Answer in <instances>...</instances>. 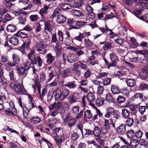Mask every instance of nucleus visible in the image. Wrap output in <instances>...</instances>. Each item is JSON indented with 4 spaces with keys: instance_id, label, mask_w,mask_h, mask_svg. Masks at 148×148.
<instances>
[{
    "instance_id": "8",
    "label": "nucleus",
    "mask_w": 148,
    "mask_h": 148,
    "mask_svg": "<svg viewBox=\"0 0 148 148\" xmlns=\"http://www.w3.org/2000/svg\"><path fill=\"white\" fill-rule=\"evenodd\" d=\"M142 71L140 73V76L142 79H145L147 78L148 69L146 68L142 69Z\"/></svg>"
},
{
    "instance_id": "7",
    "label": "nucleus",
    "mask_w": 148,
    "mask_h": 148,
    "mask_svg": "<svg viewBox=\"0 0 148 148\" xmlns=\"http://www.w3.org/2000/svg\"><path fill=\"white\" fill-rule=\"evenodd\" d=\"M110 58L111 59V62L112 63L114 66H116V62L118 60V58L117 56L114 53H112L110 55Z\"/></svg>"
},
{
    "instance_id": "21",
    "label": "nucleus",
    "mask_w": 148,
    "mask_h": 148,
    "mask_svg": "<svg viewBox=\"0 0 148 148\" xmlns=\"http://www.w3.org/2000/svg\"><path fill=\"white\" fill-rule=\"evenodd\" d=\"M130 38V41L131 42V45L132 48H136L139 46L138 43L134 38L132 37Z\"/></svg>"
},
{
    "instance_id": "37",
    "label": "nucleus",
    "mask_w": 148,
    "mask_h": 148,
    "mask_svg": "<svg viewBox=\"0 0 148 148\" xmlns=\"http://www.w3.org/2000/svg\"><path fill=\"white\" fill-rule=\"evenodd\" d=\"M104 101V98L100 97L96 100V105L98 106H100L103 105Z\"/></svg>"
},
{
    "instance_id": "14",
    "label": "nucleus",
    "mask_w": 148,
    "mask_h": 148,
    "mask_svg": "<svg viewBox=\"0 0 148 148\" xmlns=\"http://www.w3.org/2000/svg\"><path fill=\"white\" fill-rule=\"evenodd\" d=\"M71 13L72 15L77 17H80L83 15L82 12L81 10H73L71 11Z\"/></svg>"
},
{
    "instance_id": "33",
    "label": "nucleus",
    "mask_w": 148,
    "mask_h": 148,
    "mask_svg": "<svg viewBox=\"0 0 148 148\" xmlns=\"http://www.w3.org/2000/svg\"><path fill=\"white\" fill-rule=\"evenodd\" d=\"M126 83L128 86L133 87L136 84L135 81L132 79H128L126 80Z\"/></svg>"
},
{
    "instance_id": "47",
    "label": "nucleus",
    "mask_w": 148,
    "mask_h": 148,
    "mask_svg": "<svg viewBox=\"0 0 148 148\" xmlns=\"http://www.w3.org/2000/svg\"><path fill=\"white\" fill-rule=\"evenodd\" d=\"M84 38V34H83L81 33H79V34L78 36H75L74 37V39L76 40H77L79 42H82V40Z\"/></svg>"
},
{
    "instance_id": "34",
    "label": "nucleus",
    "mask_w": 148,
    "mask_h": 148,
    "mask_svg": "<svg viewBox=\"0 0 148 148\" xmlns=\"http://www.w3.org/2000/svg\"><path fill=\"white\" fill-rule=\"evenodd\" d=\"M61 12V10L60 8H56L55 10L51 17L53 18L57 16H58L59 15L58 14H60Z\"/></svg>"
},
{
    "instance_id": "13",
    "label": "nucleus",
    "mask_w": 148,
    "mask_h": 148,
    "mask_svg": "<svg viewBox=\"0 0 148 148\" xmlns=\"http://www.w3.org/2000/svg\"><path fill=\"white\" fill-rule=\"evenodd\" d=\"M66 18L63 15L61 14L58 15L56 18V22L58 24H61L65 22Z\"/></svg>"
},
{
    "instance_id": "30",
    "label": "nucleus",
    "mask_w": 148,
    "mask_h": 148,
    "mask_svg": "<svg viewBox=\"0 0 148 148\" xmlns=\"http://www.w3.org/2000/svg\"><path fill=\"white\" fill-rule=\"evenodd\" d=\"M9 41L12 44L16 45L18 44V40L15 37H12L9 39Z\"/></svg>"
},
{
    "instance_id": "24",
    "label": "nucleus",
    "mask_w": 148,
    "mask_h": 148,
    "mask_svg": "<svg viewBox=\"0 0 148 148\" xmlns=\"http://www.w3.org/2000/svg\"><path fill=\"white\" fill-rule=\"evenodd\" d=\"M110 124L109 122V120L105 119L104 121V128L106 132H107L110 129Z\"/></svg>"
},
{
    "instance_id": "15",
    "label": "nucleus",
    "mask_w": 148,
    "mask_h": 148,
    "mask_svg": "<svg viewBox=\"0 0 148 148\" xmlns=\"http://www.w3.org/2000/svg\"><path fill=\"white\" fill-rule=\"evenodd\" d=\"M16 92L20 94L26 95L27 92L26 91L23 86H19Z\"/></svg>"
},
{
    "instance_id": "28",
    "label": "nucleus",
    "mask_w": 148,
    "mask_h": 148,
    "mask_svg": "<svg viewBox=\"0 0 148 148\" xmlns=\"http://www.w3.org/2000/svg\"><path fill=\"white\" fill-rule=\"evenodd\" d=\"M45 29L50 32L52 29L49 20L46 21L44 22Z\"/></svg>"
},
{
    "instance_id": "39",
    "label": "nucleus",
    "mask_w": 148,
    "mask_h": 148,
    "mask_svg": "<svg viewBox=\"0 0 148 148\" xmlns=\"http://www.w3.org/2000/svg\"><path fill=\"white\" fill-rule=\"evenodd\" d=\"M79 111V108L77 106H75L72 107L71 110V112L75 114H79L78 112Z\"/></svg>"
},
{
    "instance_id": "52",
    "label": "nucleus",
    "mask_w": 148,
    "mask_h": 148,
    "mask_svg": "<svg viewBox=\"0 0 148 148\" xmlns=\"http://www.w3.org/2000/svg\"><path fill=\"white\" fill-rule=\"evenodd\" d=\"M69 71L68 69H64L62 71L61 74V76L63 77H65L67 76L69 73Z\"/></svg>"
},
{
    "instance_id": "36",
    "label": "nucleus",
    "mask_w": 148,
    "mask_h": 148,
    "mask_svg": "<svg viewBox=\"0 0 148 148\" xmlns=\"http://www.w3.org/2000/svg\"><path fill=\"white\" fill-rule=\"evenodd\" d=\"M139 143L140 145L144 147H146L148 145V142L146 139L141 138L139 139Z\"/></svg>"
},
{
    "instance_id": "23",
    "label": "nucleus",
    "mask_w": 148,
    "mask_h": 148,
    "mask_svg": "<svg viewBox=\"0 0 148 148\" xmlns=\"http://www.w3.org/2000/svg\"><path fill=\"white\" fill-rule=\"evenodd\" d=\"M135 132L134 130H131L127 132V135L128 138L132 139L135 137Z\"/></svg>"
},
{
    "instance_id": "16",
    "label": "nucleus",
    "mask_w": 148,
    "mask_h": 148,
    "mask_svg": "<svg viewBox=\"0 0 148 148\" xmlns=\"http://www.w3.org/2000/svg\"><path fill=\"white\" fill-rule=\"evenodd\" d=\"M121 114L122 117L127 119L129 118L130 114V111L125 108H123L122 110Z\"/></svg>"
},
{
    "instance_id": "22",
    "label": "nucleus",
    "mask_w": 148,
    "mask_h": 148,
    "mask_svg": "<svg viewBox=\"0 0 148 148\" xmlns=\"http://www.w3.org/2000/svg\"><path fill=\"white\" fill-rule=\"evenodd\" d=\"M68 100L70 103H72L76 102L77 99L75 95L71 94L69 95Z\"/></svg>"
},
{
    "instance_id": "57",
    "label": "nucleus",
    "mask_w": 148,
    "mask_h": 148,
    "mask_svg": "<svg viewBox=\"0 0 148 148\" xmlns=\"http://www.w3.org/2000/svg\"><path fill=\"white\" fill-rule=\"evenodd\" d=\"M147 109L146 106H141L139 107L138 110L140 113L143 115Z\"/></svg>"
},
{
    "instance_id": "27",
    "label": "nucleus",
    "mask_w": 148,
    "mask_h": 148,
    "mask_svg": "<svg viewBox=\"0 0 148 148\" xmlns=\"http://www.w3.org/2000/svg\"><path fill=\"white\" fill-rule=\"evenodd\" d=\"M92 115L91 113V111L90 110H87L86 111L84 112V118L90 119L92 117Z\"/></svg>"
},
{
    "instance_id": "35",
    "label": "nucleus",
    "mask_w": 148,
    "mask_h": 148,
    "mask_svg": "<svg viewBox=\"0 0 148 148\" xmlns=\"http://www.w3.org/2000/svg\"><path fill=\"white\" fill-rule=\"evenodd\" d=\"M105 98L107 101L108 102H114V100L111 93H109L107 94Z\"/></svg>"
},
{
    "instance_id": "9",
    "label": "nucleus",
    "mask_w": 148,
    "mask_h": 148,
    "mask_svg": "<svg viewBox=\"0 0 148 148\" xmlns=\"http://www.w3.org/2000/svg\"><path fill=\"white\" fill-rule=\"evenodd\" d=\"M15 69L20 75H23L25 74V76H26L27 73V72L26 73V71L23 67H20L19 66L17 65L15 67Z\"/></svg>"
},
{
    "instance_id": "3",
    "label": "nucleus",
    "mask_w": 148,
    "mask_h": 148,
    "mask_svg": "<svg viewBox=\"0 0 148 148\" xmlns=\"http://www.w3.org/2000/svg\"><path fill=\"white\" fill-rule=\"evenodd\" d=\"M83 110L81 111L79 114L75 116V118H72L71 119L66 122L65 124L66 125L67 123L68 127L71 128L75 125L77 121L76 119L80 118L83 115Z\"/></svg>"
},
{
    "instance_id": "63",
    "label": "nucleus",
    "mask_w": 148,
    "mask_h": 148,
    "mask_svg": "<svg viewBox=\"0 0 148 148\" xmlns=\"http://www.w3.org/2000/svg\"><path fill=\"white\" fill-rule=\"evenodd\" d=\"M76 21L73 19L69 18L68 20L67 23L69 26H71L73 25H75Z\"/></svg>"
},
{
    "instance_id": "56",
    "label": "nucleus",
    "mask_w": 148,
    "mask_h": 148,
    "mask_svg": "<svg viewBox=\"0 0 148 148\" xmlns=\"http://www.w3.org/2000/svg\"><path fill=\"white\" fill-rule=\"evenodd\" d=\"M92 75L91 71L89 69H87L84 75V77L85 78L89 77Z\"/></svg>"
},
{
    "instance_id": "20",
    "label": "nucleus",
    "mask_w": 148,
    "mask_h": 148,
    "mask_svg": "<svg viewBox=\"0 0 148 148\" xmlns=\"http://www.w3.org/2000/svg\"><path fill=\"white\" fill-rule=\"evenodd\" d=\"M64 86H67L70 89H73L76 87V85L74 82H69L64 84Z\"/></svg>"
},
{
    "instance_id": "48",
    "label": "nucleus",
    "mask_w": 148,
    "mask_h": 148,
    "mask_svg": "<svg viewBox=\"0 0 148 148\" xmlns=\"http://www.w3.org/2000/svg\"><path fill=\"white\" fill-rule=\"evenodd\" d=\"M143 134V132L141 130H138L135 132V137L137 138H140L142 137Z\"/></svg>"
},
{
    "instance_id": "43",
    "label": "nucleus",
    "mask_w": 148,
    "mask_h": 148,
    "mask_svg": "<svg viewBox=\"0 0 148 148\" xmlns=\"http://www.w3.org/2000/svg\"><path fill=\"white\" fill-rule=\"evenodd\" d=\"M125 98L122 95L119 96L116 99L117 101L119 103L124 102L125 101Z\"/></svg>"
},
{
    "instance_id": "46",
    "label": "nucleus",
    "mask_w": 148,
    "mask_h": 148,
    "mask_svg": "<svg viewBox=\"0 0 148 148\" xmlns=\"http://www.w3.org/2000/svg\"><path fill=\"white\" fill-rule=\"evenodd\" d=\"M72 71L74 73L75 76L77 77H79L81 75V72L77 68L72 69Z\"/></svg>"
},
{
    "instance_id": "50",
    "label": "nucleus",
    "mask_w": 148,
    "mask_h": 148,
    "mask_svg": "<svg viewBox=\"0 0 148 148\" xmlns=\"http://www.w3.org/2000/svg\"><path fill=\"white\" fill-rule=\"evenodd\" d=\"M103 84L105 86H106L110 84L111 81V79L110 78L106 77L103 79Z\"/></svg>"
},
{
    "instance_id": "4",
    "label": "nucleus",
    "mask_w": 148,
    "mask_h": 148,
    "mask_svg": "<svg viewBox=\"0 0 148 148\" xmlns=\"http://www.w3.org/2000/svg\"><path fill=\"white\" fill-rule=\"evenodd\" d=\"M12 61H9L8 62V65L10 66H14L20 62L21 58L17 54L13 53L12 55Z\"/></svg>"
},
{
    "instance_id": "1",
    "label": "nucleus",
    "mask_w": 148,
    "mask_h": 148,
    "mask_svg": "<svg viewBox=\"0 0 148 148\" xmlns=\"http://www.w3.org/2000/svg\"><path fill=\"white\" fill-rule=\"evenodd\" d=\"M70 91L67 89H65L63 90L60 93H58L54 95L56 100H63L66 99L69 95Z\"/></svg>"
},
{
    "instance_id": "54",
    "label": "nucleus",
    "mask_w": 148,
    "mask_h": 148,
    "mask_svg": "<svg viewBox=\"0 0 148 148\" xmlns=\"http://www.w3.org/2000/svg\"><path fill=\"white\" fill-rule=\"evenodd\" d=\"M92 43L91 41H90L89 39L86 40L85 39L84 44L86 47H90L92 46Z\"/></svg>"
},
{
    "instance_id": "2",
    "label": "nucleus",
    "mask_w": 148,
    "mask_h": 148,
    "mask_svg": "<svg viewBox=\"0 0 148 148\" xmlns=\"http://www.w3.org/2000/svg\"><path fill=\"white\" fill-rule=\"evenodd\" d=\"M49 8V5H43V7L39 10V13L41 16L40 21L44 22L46 19L47 18V10Z\"/></svg>"
},
{
    "instance_id": "26",
    "label": "nucleus",
    "mask_w": 148,
    "mask_h": 148,
    "mask_svg": "<svg viewBox=\"0 0 148 148\" xmlns=\"http://www.w3.org/2000/svg\"><path fill=\"white\" fill-rule=\"evenodd\" d=\"M30 121L31 123L34 124H37L40 122L41 120L38 116L32 117L30 118Z\"/></svg>"
},
{
    "instance_id": "38",
    "label": "nucleus",
    "mask_w": 148,
    "mask_h": 148,
    "mask_svg": "<svg viewBox=\"0 0 148 148\" xmlns=\"http://www.w3.org/2000/svg\"><path fill=\"white\" fill-rule=\"evenodd\" d=\"M16 26L10 24L7 27V30L8 32H13L15 31Z\"/></svg>"
},
{
    "instance_id": "18",
    "label": "nucleus",
    "mask_w": 148,
    "mask_h": 148,
    "mask_svg": "<svg viewBox=\"0 0 148 148\" xmlns=\"http://www.w3.org/2000/svg\"><path fill=\"white\" fill-rule=\"evenodd\" d=\"M87 98L90 102H93L95 100V97L93 92H90L87 94Z\"/></svg>"
},
{
    "instance_id": "11",
    "label": "nucleus",
    "mask_w": 148,
    "mask_h": 148,
    "mask_svg": "<svg viewBox=\"0 0 148 148\" xmlns=\"http://www.w3.org/2000/svg\"><path fill=\"white\" fill-rule=\"evenodd\" d=\"M62 43L58 42L56 44V46L54 47L55 50L56 52V56L58 55L59 53L61 54V49Z\"/></svg>"
},
{
    "instance_id": "59",
    "label": "nucleus",
    "mask_w": 148,
    "mask_h": 148,
    "mask_svg": "<svg viewBox=\"0 0 148 148\" xmlns=\"http://www.w3.org/2000/svg\"><path fill=\"white\" fill-rule=\"evenodd\" d=\"M86 23L85 21L82 22L80 21H76L75 25L77 27H81L86 25Z\"/></svg>"
},
{
    "instance_id": "29",
    "label": "nucleus",
    "mask_w": 148,
    "mask_h": 148,
    "mask_svg": "<svg viewBox=\"0 0 148 148\" xmlns=\"http://www.w3.org/2000/svg\"><path fill=\"white\" fill-rule=\"evenodd\" d=\"M30 20L33 22H35L38 21V19H40L38 16L36 14H32L29 16Z\"/></svg>"
},
{
    "instance_id": "60",
    "label": "nucleus",
    "mask_w": 148,
    "mask_h": 148,
    "mask_svg": "<svg viewBox=\"0 0 148 148\" xmlns=\"http://www.w3.org/2000/svg\"><path fill=\"white\" fill-rule=\"evenodd\" d=\"M121 93L126 95H129L130 92L129 90L127 88L121 89Z\"/></svg>"
},
{
    "instance_id": "41",
    "label": "nucleus",
    "mask_w": 148,
    "mask_h": 148,
    "mask_svg": "<svg viewBox=\"0 0 148 148\" xmlns=\"http://www.w3.org/2000/svg\"><path fill=\"white\" fill-rule=\"evenodd\" d=\"M5 4L6 7L8 9H10L11 6L14 5L11 0H5Z\"/></svg>"
},
{
    "instance_id": "19",
    "label": "nucleus",
    "mask_w": 148,
    "mask_h": 148,
    "mask_svg": "<svg viewBox=\"0 0 148 148\" xmlns=\"http://www.w3.org/2000/svg\"><path fill=\"white\" fill-rule=\"evenodd\" d=\"M47 45L46 42L44 41H41L38 42L36 45V48L44 49L46 47Z\"/></svg>"
},
{
    "instance_id": "42",
    "label": "nucleus",
    "mask_w": 148,
    "mask_h": 148,
    "mask_svg": "<svg viewBox=\"0 0 148 148\" xmlns=\"http://www.w3.org/2000/svg\"><path fill=\"white\" fill-rule=\"evenodd\" d=\"M140 88L142 90H148V84L143 82L140 84Z\"/></svg>"
},
{
    "instance_id": "61",
    "label": "nucleus",
    "mask_w": 148,
    "mask_h": 148,
    "mask_svg": "<svg viewBox=\"0 0 148 148\" xmlns=\"http://www.w3.org/2000/svg\"><path fill=\"white\" fill-rule=\"evenodd\" d=\"M31 43V40L30 38L27 39L25 42H24L23 44L26 46L27 49H28L29 48V45Z\"/></svg>"
},
{
    "instance_id": "32",
    "label": "nucleus",
    "mask_w": 148,
    "mask_h": 148,
    "mask_svg": "<svg viewBox=\"0 0 148 148\" xmlns=\"http://www.w3.org/2000/svg\"><path fill=\"white\" fill-rule=\"evenodd\" d=\"M60 8L62 9L66 10L71 9L72 6L69 4H64L61 5Z\"/></svg>"
},
{
    "instance_id": "10",
    "label": "nucleus",
    "mask_w": 148,
    "mask_h": 148,
    "mask_svg": "<svg viewBox=\"0 0 148 148\" xmlns=\"http://www.w3.org/2000/svg\"><path fill=\"white\" fill-rule=\"evenodd\" d=\"M111 90L114 95L118 94L121 93V89L118 86L114 85L111 86Z\"/></svg>"
},
{
    "instance_id": "12",
    "label": "nucleus",
    "mask_w": 148,
    "mask_h": 148,
    "mask_svg": "<svg viewBox=\"0 0 148 148\" xmlns=\"http://www.w3.org/2000/svg\"><path fill=\"white\" fill-rule=\"evenodd\" d=\"M46 63L48 64H50L52 63L55 60V57L52 56L51 53L47 54L46 55Z\"/></svg>"
},
{
    "instance_id": "62",
    "label": "nucleus",
    "mask_w": 148,
    "mask_h": 148,
    "mask_svg": "<svg viewBox=\"0 0 148 148\" xmlns=\"http://www.w3.org/2000/svg\"><path fill=\"white\" fill-rule=\"evenodd\" d=\"M21 31H20V33L19 34V36L22 38H27L28 37L27 34L24 32H21Z\"/></svg>"
},
{
    "instance_id": "53",
    "label": "nucleus",
    "mask_w": 148,
    "mask_h": 148,
    "mask_svg": "<svg viewBox=\"0 0 148 148\" xmlns=\"http://www.w3.org/2000/svg\"><path fill=\"white\" fill-rule=\"evenodd\" d=\"M26 16L23 15L22 16H21L19 18V23L23 25L25 24L26 21Z\"/></svg>"
},
{
    "instance_id": "51",
    "label": "nucleus",
    "mask_w": 148,
    "mask_h": 148,
    "mask_svg": "<svg viewBox=\"0 0 148 148\" xmlns=\"http://www.w3.org/2000/svg\"><path fill=\"white\" fill-rule=\"evenodd\" d=\"M133 0H123V4L126 5L131 6L133 4Z\"/></svg>"
},
{
    "instance_id": "31",
    "label": "nucleus",
    "mask_w": 148,
    "mask_h": 148,
    "mask_svg": "<svg viewBox=\"0 0 148 148\" xmlns=\"http://www.w3.org/2000/svg\"><path fill=\"white\" fill-rule=\"evenodd\" d=\"M134 123V120L133 118H128L126 121V125L128 127H131L133 124Z\"/></svg>"
},
{
    "instance_id": "64",
    "label": "nucleus",
    "mask_w": 148,
    "mask_h": 148,
    "mask_svg": "<svg viewBox=\"0 0 148 148\" xmlns=\"http://www.w3.org/2000/svg\"><path fill=\"white\" fill-rule=\"evenodd\" d=\"M12 18V17L10 16V14L6 13V14L5 15L4 20L5 22H6L10 20Z\"/></svg>"
},
{
    "instance_id": "55",
    "label": "nucleus",
    "mask_w": 148,
    "mask_h": 148,
    "mask_svg": "<svg viewBox=\"0 0 148 148\" xmlns=\"http://www.w3.org/2000/svg\"><path fill=\"white\" fill-rule=\"evenodd\" d=\"M5 113L6 115L10 116H16L18 117V116L16 115L12 111L7 110H6L5 111Z\"/></svg>"
},
{
    "instance_id": "5",
    "label": "nucleus",
    "mask_w": 148,
    "mask_h": 148,
    "mask_svg": "<svg viewBox=\"0 0 148 148\" xmlns=\"http://www.w3.org/2000/svg\"><path fill=\"white\" fill-rule=\"evenodd\" d=\"M100 45L102 46L103 49L104 51H107L112 48V43L111 42L104 41L100 42Z\"/></svg>"
},
{
    "instance_id": "44",
    "label": "nucleus",
    "mask_w": 148,
    "mask_h": 148,
    "mask_svg": "<svg viewBox=\"0 0 148 148\" xmlns=\"http://www.w3.org/2000/svg\"><path fill=\"white\" fill-rule=\"evenodd\" d=\"M94 132L93 134L96 136V135H99L100 133V128L98 126H95L94 130L92 131Z\"/></svg>"
},
{
    "instance_id": "6",
    "label": "nucleus",
    "mask_w": 148,
    "mask_h": 148,
    "mask_svg": "<svg viewBox=\"0 0 148 148\" xmlns=\"http://www.w3.org/2000/svg\"><path fill=\"white\" fill-rule=\"evenodd\" d=\"M126 126L125 124H122L116 128V131L117 133L123 134L125 133Z\"/></svg>"
},
{
    "instance_id": "45",
    "label": "nucleus",
    "mask_w": 148,
    "mask_h": 148,
    "mask_svg": "<svg viewBox=\"0 0 148 148\" xmlns=\"http://www.w3.org/2000/svg\"><path fill=\"white\" fill-rule=\"evenodd\" d=\"M54 139L57 144L58 145L60 146L62 141L61 138H60V136H55L54 137Z\"/></svg>"
},
{
    "instance_id": "49",
    "label": "nucleus",
    "mask_w": 148,
    "mask_h": 148,
    "mask_svg": "<svg viewBox=\"0 0 148 148\" xmlns=\"http://www.w3.org/2000/svg\"><path fill=\"white\" fill-rule=\"evenodd\" d=\"M31 67V65L30 62H27L24 63V68L27 72L29 68Z\"/></svg>"
},
{
    "instance_id": "25",
    "label": "nucleus",
    "mask_w": 148,
    "mask_h": 148,
    "mask_svg": "<svg viewBox=\"0 0 148 148\" xmlns=\"http://www.w3.org/2000/svg\"><path fill=\"white\" fill-rule=\"evenodd\" d=\"M68 62L72 63L75 62L76 60V57L74 54H69L67 58Z\"/></svg>"
},
{
    "instance_id": "58",
    "label": "nucleus",
    "mask_w": 148,
    "mask_h": 148,
    "mask_svg": "<svg viewBox=\"0 0 148 148\" xmlns=\"http://www.w3.org/2000/svg\"><path fill=\"white\" fill-rule=\"evenodd\" d=\"M63 34L64 33L63 32L59 30L58 31V35L59 36L58 37L59 40L60 41H62L63 40Z\"/></svg>"
},
{
    "instance_id": "40",
    "label": "nucleus",
    "mask_w": 148,
    "mask_h": 148,
    "mask_svg": "<svg viewBox=\"0 0 148 148\" xmlns=\"http://www.w3.org/2000/svg\"><path fill=\"white\" fill-rule=\"evenodd\" d=\"M79 136L76 132H74L71 134V139L73 141H76L79 138Z\"/></svg>"
},
{
    "instance_id": "17",
    "label": "nucleus",
    "mask_w": 148,
    "mask_h": 148,
    "mask_svg": "<svg viewBox=\"0 0 148 148\" xmlns=\"http://www.w3.org/2000/svg\"><path fill=\"white\" fill-rule=\"evenodd\" d=\"M134 97L135 98H139L142 101H146L147 99V97L143 96V94L141 93H136Z\"/></svg>"
}]
</instances>
